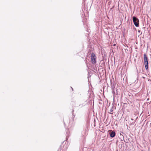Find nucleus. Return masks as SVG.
Wrapping results in <instances>:
<instances>
[{
	"label": "nucleus",
	"instance_id": "1",
	"mask_svg": "<svg viewBox=\"0 0 151 151\" xmlns=\"http://www.w3.org/2000/svg\"><path fill=\"white\" fill-rule=\"evenodd\" d=\"M148 58L147 55L145 54H144V63L145 65V69L147 70L148 68Z\"/></svg>",
	"mask_w": 151,
	"mask_h": 151
},
{
	"label": "nucleus",
	"instance_id": "2",
	"mask_svg": "<svg viewBox=\"0 0 151 151\" xmlns=\"http://www.w3.org/2000/svg\"><path fill=\"white\" fill-rule=\"evenodd\" d=\"M91 61L93 64H95L96 63V57L95 54L94 53H92L91 55Z\"/></svg>",
	"mask_w": 151,
	"mask_h": 151
},
{
	"label": "nucleus",
	"instance_id": "3",
	"mask_svg": "<svg viewBox=\"0 0 151 151\" xmlns=\"http://www.w3.org/2000/svg\"><path fill=\"white\" fill-rule=\"evenodd\" d=\"M133 22L134 24L136 27L139 26V19L136 17H133Z\"/></svg>",
	"mask_w": 151,
	"mask_h": 151
},
{
	"label": "nucleus",
	"instance_id": "4",
	"mask_svg": "<svg viewBox=\"0 0 151 151\" xmlns=\"http://www.w3.org/2000/svg\"><path fill=\"white\" fill-rule=\"evenodd\" d=\"M115 135V133L114 131H112L110 133V137H114Z\"/></svg>",
	"mask_w": 151,
	"mask_h": 151
},
{
	"label": "nucleus",
	"instance_id": "5",
	"mask_svg": "<svg viewBox=\"0 0 151 151\" xmlns=\"http://www.w3.org/2000/svg\"><path fill=\"white\" fill-rule=\"evenodd\" d=\"M110 112H112V111H113V110L112 109H110Z\"/></svg>",
	"mask_w": 151,
	"mask_h": 151
},
{
	"label": "nucleus",
	"instance_id": "6",
	"mask_svg": "<svg viewBox=\"0 0 151 151\" xmlns=\"http://www.w3.org/2000/svg\"><path fill=\"white\" fill-rule=\"evenodd\" d=\"M114 46H115V44H114Z\"/></svg>",
	"mask_w": 151,
	"mask_h": 151
}]
</instances>
